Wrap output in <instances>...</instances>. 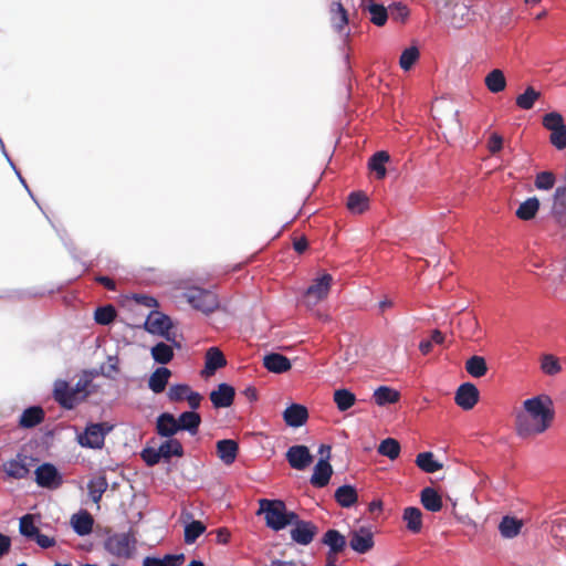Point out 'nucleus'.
I'll use <instances>...</instances> for the list:
<instances>
[{"instance_id": "nucleus-35", "label": "nucleus", "mask_w": 566, "mask_h": 566, "mask_svg": "<svg viewBox=\"0 0 566 566\" xmlns=\"http://www.w3.org/2000/svg\"><path fill=\"white\" fill-rule=\"evenodd\" d=\"M390 156L385 150L376 151L368 159V169L376 174L378 179H384L387 175L386 164L389 161Z\"/></svg>"}, {"instance_id": "nucleus-32", "label": "nucleus", "mask_w": 566, "mask_h": 566, "mask_svg": "<svg viewBox=\"0 0 566 566\" xmlns=\"http://www.w3.org/2000/svg\"><path fill=\"white\" fill-rule=\"evenodd\" d=\"M523 527V522L518 517L505 515L499 524V532L504 538L516 537Z\"/></svg>"}, {"instance_id": "nucleus-11", "label": "nucleus", "mask_w": 566, "mask_h": 566, "mask_svg": "<svg viewBox=\"0 0 566 566\" xmlns=\"http://www.w3.org/2000/svg\"><path fill=\"white\" fill-rule=\"evenodd\" d=\"M285 458L290 467L298 471L305 470L314 459L310 449L304 444L290 447L285 453Z\"/></svg>"}, {"instance_id": "nucleus-10", "label": "nucleus", "mask_w": 566, "mask_h": 566, "mask_svg": "<svg viewBox=\"0 0 566 566\" xmlns=\"http://www.w3.org/2000/svg\"><path fill=\"white\" fill-rule=\"evenodd\" d=\"M333 277L328 273L316 277L311 285H308L303 293V297L308 304H316L324 300L329 292Z\"/></svg>"}, {"instance_id": "nucleus-41", "label": "nucleus", "mask_w": 566, "mask_h": 566, "mask_svg": "<svg viewBox=\"0 0 566 566\" xmlns=\"http://www.w3.org/2000/svg\"><path fill=\"white\" fill-rule=\"evenodd\" d=\"M334 402L337 407V409L340 412H345L349 410L356 402V395L347 389V388H339L334 391L333 395Z\"/></svg>"}, {"instance_id": "nucleus-31", "label": "nucleus", "mask_w": 566, "mask_h": 566, "mask_svg": "<svg viewBox=\"0 0 566 566\" xmlns=\"http://www.w3.org/2000/svg\"><path fill=\"white\" fill-rule=\"evenodd\" d=\"M406 527L412 534H419L422 530V512L417 506H407L402 512Z\"/></svg>"}, {"instance_id": "nucleus-51", "label": "nucleus", "mask_w": 566, "mask_h": 566, "mask_svg": "<svg viewBox=\"0 0 566 566\" xmlns=\"http://www.w3.org/2000/svg\"><path fill=\"white\" fill-rule=\"evenodd\" d=\"M420 52L415 45L406 48L399 59V65L403 71H409L419 60Z\"/></svg>"}, {"instance_id": "nucleus-58", "label": "nucleus", "mask_w": 566, "mask_h": 566, "mask_svg": "<svg viewBox=\"0 0 566 566\" xmlns=\"http://www.w3.org/2000/svg\"><path fill=\"white\" fill-rule=\"evenodd\" d=\"M107 367L104 365L101 366V373L105 378L115 380L117 374L119 373V359L116 355H111L107 357Z\"/></svg>"}, {"instance_id": "nucleus-37", "label": "nucleus", "mask_w": 566, "mask_h": 566, "mask_svg": "<svg viewBox=\"0 0 566 566\" xmlns=\"http://www.w3.org/2000/svg\"><path fill=\"white\" fill-rule=\"evenodd\" d=\"M188 518H192L190 513L187 514ZM206 532V525L199 520H191L185 524L184 541L187 545L195 544L197 539Z\"/></svg>"}, {"instance_id": "nucleus-6", "label": "nucleus", "mask_w": 566, "mask_h": 566, "mask_svg": "<svg viewBox=\"0 0 566 566\" xmlns=\"http://www.w3.org/2000/svg\"><path fill=\"white\" fill-rule=\"evenodd\" d=\"M35 483L46 490H56L63 484V474L51 462H43L34 470Z\"/></svg>"}, {"instance_id": "nucleus-44", "label": "nucleus", "mask_w": 566, "mask_h": 566, "mask_svg": "<svg viewBox=\"0 0 566 566\" xmlns=\"http://www.w3.org/2000/svg\"><path fill=\"white\" fill-rule=\"evenodd\" d=\"M370 14V21L377 25L382 27L388 20V8L384 4L376 2L375 0H367V7Z\"/></svg>"}, {"instance_id": "nucleus-55", "label": "nucleus", "mask_w": 566, "mask_h": 566, "mask_svg": "<svg viewBox=\"0 0 566 566\" xmlns=\"http://www.w3.org/2000/svg\"><path fill=\"white\" fill-rule=\"evenodd\" d=\"M140 458L149 468H153L157 465L159 462H163L159 448L156 449L149 446L143 448V450L140 451Z\"/></svg>"}, {"instance_id": "nucleus-64", "label": "nucleus", "mask_w": 566, "mask_h": 566, "mask_svg": "<svg viewBox=\"0 0 566 566\" xmlns=\"http://www.w3.org/2000/svg\"><path fill=\"white\" fill-rule=\"evenodd\" d=\"M202 400V396L198 391H189L186 401H188V405L190 407L191 411H197V409L200 407V402Z\"/></svg>"}, {"instance_id": "nucleus-22", "label": "nucleus", "mask_w": 566, "mask_h": 566, "mask_svg": "<svg viewBox=\"0 0 566 566\" xmlns=\"http://www.w3.org/2000/svg\"><path fill=\"white\" fill-rule=\"evenodd\" d=\"M471 8L463 1L450 3V22L454 28H462L471 21Z\"/></svg>"}, {"instance_id": "nucleus-15", "label": "nucleus", "mask_w": 566, "mask_h": 566, "mask_svg": "<svg viewBox=\"0 0 566 566\" xmlns=\"http://www.w3.org/2000/svg\"><path fill=\"white\" fill-rule=\"evenodd\" d=\"M333 475V468L329 463V455L321 457L313 469L310 483L317 489L326 486Z\"/></svg>"}, {"instance_id": "nucleus-39", "label": "nucleus", "mask_w": 566, "mask_h": 566, "mask_svg": "<svg viewBox=\"0 0 566 566\" xmlns=\"http://www.w3.org/2000/svg\"><path fill=\"white\" fill-rule=\"evenodd\" d=\"M331 21L332 25L338 33H342L344 31L345 25L348 24L349 18L348 12L342 4V2L338 0L336 2H333L332 9H331Z\"/></svg>"}, {"instance_id": "nucleus-33", "label": "nucleus", "mask_w": 566, "mask_h": 566, "mask_svg": "<svg viewBox=\"0 0 566 566\" xmlns=\"http://www.w3.org/2000/svg\"><path fill=\"white\" fill-rule=\"evenodd\" d=\"M150 355L156 364L166 366L174 359L175 353L171 345L160 340L150 348Z\"/></svg>"}, {"instance_id": "nucleus-7", "label": "nucleus", "mask_w": 566, "mask_h": 566, "mask_svg": "<svg viewBox=\"0 0 566 566\" xmlns=\"http://www.w3.org/2000/svg\"><path fill=\"white\" fill-rule=\"evenodd\" d=\"M174 326L171 317L165 313L153 310L146 317L143 328L151 334L158 335L163 338H168L169 333Z\"/></svg>"}, {"instance_id": "nucleus-8", "label": "nucleus", "mask_w": 566, "mask_h": 566, "mask_svg": "<svg viewBox=\"0 0 566 566\" xmlns=\"http://www.w3.org/2000/svg\"><path fill=\"white\" fill-rule=\"evenodd\" d=\"M292 528L290 531L291 539L298 545L307 546L313 542L315 538L318 527L315 523L312 521H305L300 518L297 515V518L291 523Z\"/></svg>"}, {"instance_id": "nucleus-13", "label": "nucleus", "mask_w": 566, "mask_h": 566, "mask_svg": "<svg viewBox=\"0 0 566 566\" xmlns=\"http://www.w3.org/2000/svg\"><path fill=\"white\" fill-rule=\"evenodd\" d=\"M375 545L374 534L369 527L360 526L352 532L349 546L357 554L368 553Z\"/></svg>"}, {"instance_id": "nucleus-38", "label": "nucleus", "mask_w": 566, "mask_h": 566, "mask_svg": "<svg viewBox=\"0 0 566 566\" xmlns=\"http://www.w3.org/2000/svg\"><path fill=\"white\" fill-rule=\"evenodd\" d=\"M417 467L426 473H434L443 468V464L434 458L431 451H423L416 457Z\"/></svg>"}, {"instance_id": "nucleus-14", "label": "nucleus", "mask_w": 566, "mask_h": 566, "mask_svg": "<svg viewBox=\"0 0 566 566\" xmlns=\"http://www.w3.org/2000/svg\"><path fill=\"white\" fill-rule=\"evenodd\" d=\"M235 397V389L228 382L219 384L211 390L209 398L214 409L229 408L232 406Z\"/></svg>"}, {"instance_id": "nucleus-28", "label": "nucleus", "mask_w": 566, "mask_h": 566, "mask_svg": "<svg viewBox=\"0 0 566 566\" xmlns=\"http://www.w3.org/2000/svg\"><path fill=\"white\" fill-rule=\"evenodd\" d=\"M239 444L233 439H222L217 442V454L226 464H232L238 455Z\"/></svg>"}, {"instance_id": "nucleus-63", "label": "nucleus", "mask_w": 566, "mask_h": 566, "mask_svg": "<svg viewBox=\"0 0 566 566\" xmlns=\"http://www.w3.org/2000/svg\"><path fill=\"white\" fill-rule=\"evenodd\" d=\"M33 542H35L38 544V546L43 549L51 548L55 545L54 537H50L41 532L36 535V537L34 538Z\"/></svg>"}, {"instance_id": "nucleus-56", "label": "nucleus", "mask_w": 566, "mask_h": 566, "mask_svg": "<svg viewBox=\"0 0 566 566\" xmlns=\"http://www.w3.org/2000/svg\"><path fill=\"white\" fill-rule=\"evenodd\" d=\"M395 21H405L409 15V9L402 2H392L388 6V17Z\"/></svg>"}, {"instance_id": "nucleus-42", "label": "nucleus", "mask_w": 566, "mask_h": 566, "mask_svg": "<svg viewBox=\"0 0 566 566\" xmlns=\"http://www.w3.org/2000/svg\"><path fill=\"white\" fill-rule=\"evenodd\" d=\"M346 206L352 213L360 214L368 209L369 200L363 191H352L347 197Z\"/></svg>"}, {"instance_id": "nucleus-19", "label": "nucleus", "mask_w": 566, "mask_h": 566, "mask_svg": "<svg viewBox=\"0 0 566 566\" xmlns=\"http://www.w3.org/2000/svg\"><path fill=\"white\" fill-rule=\"evenodd\" d=\"M551 216L560 226H566V186H559L553 195Z\"/></svg>"}, {"instance_id": "nucleus-62", "label": "nucleus", "mask_w": 566, "mask_h": 566, "mask_svg": "<svg viewBox=\"0 0 566 566\" xmlns=\"http://www.w3.org/2000/svg\"><path fill=\"white\" fill-rule=\"evenodd\" d=\"M488 148L491 154L501 151L503 148V137L497 133H492L489 138Z\"/></svg>"}, {"instance_id": "nucleus-23", "label": "nucleus", "mask_w": 566, "mask_h": 566, "mask_svg": "<svg viewBox=\"0 0 566 566\" xmlns=\"http://www.w3.org/2000/svg\"><path fill=\"white\" fill-rule=\"evenodd\" d=\"M171 375V370L166 366L157 367L149 376L148 388L154 394H161L163 391H165Z\"/></svg>"}, {"instance_id": "nucleus-4", "label": "nucleus", "mask_w": 566, "mask_h": 566, "mask_svg": "<svg viewBox=\"0 0 566 566\" xmlns=\"http://www.w3.org/2000/svg\"><path fill=\"white\" fill-rule=\"evenodd\" d=\"M137 541L130 532L114 533L106 537L103 547L117 558L130 559L136 553Z\"/></svg>"}, {"instance_id": "nucleus-16", "label": "nucleus", "mask_w": 566, "mask_h": 566, "mask_svg": "<svg viewBox=\"0 0 566 566\" xmlns=\"http://www.w3.org/2000/svg\"><path fill=\"white\" fill-rule=\"evenodd\" d=\"M282 417L287 427L300 428L307 422L308 410L302 403L292 402L285 408Z\"/></svg>"}, {"instance_id": "nucleus-25", "label": "nucleus", "mask_w": 566, "mask_h": 566, "mask_svg": "<svg viewBox=\"0 0 566 566\" xmlns=\"http://www.w3.org/2000/svg\"><path fill=\"white\" fill-rule=\"evenodd\" d=\"M227 365L223 353L218 347H210L206 352L203 374L213 375L218 369Z\"/></svg>"}, {"instance_id": "nucleus-21", "label": "nucleus", "mask_w": 566, "mask_h": 566, "mask_svg": "<svg viewBox=\"0 0 566 566\" xmlns=\"http://www.w3.org/2000/svg\"><path fill=\"white\" fill-rule=\"evenodd\" d=\"M263 366L274 374H283L292 368L291 360L283 354L269 353L263 357Z\"/></svg>"}, {"instance_id": "nucleus-57", "label": "nucleus", "mask_w": 566, "mask_h": 566, "mask_svg": "<svg viewBox=\"0 0 566 566\" xmlns=\"http://www.w3.org/2000/svg\"><path fill=\"white\" fill-rule=\"evenodd\" d=\"M563 125H565L564 118L562 114L558 112H549L545 114L543 117V126L546 129L551 130V133L562 127Z\"/></svg>"}, {"instance_id": "nucleus-45", "label": "nucleus", "mask_w": 566, "mask_h": 566, "mask_svg": "<svg viewBox=\"0 0 566 566\" xmlns=\"http://www.w3.org/2000/svg\"><path fill=\"white\" fill-rule=\"evenodd\" d=\"M465 370L473 378H481L488 373L486 360L483 356L473 355L465 361Z\"/></svg>"}, {"instance_id": "nucleus-24", "label": "nucleus", "mask_w": 566, "mask_h": 566, "mask_svg": "<svg viewBox=\"0 0 566 566\" xmlns=\"http://www.w3.org/2000/svg\"><path fill=\"white\" fill-rule=\"evenodd\" d=\"M158 448L163 462L167 464L171 462L172 458H182L185 455L184 446L176 438L164 440Z\"/></svg>"}, {"instance_id": "nucleus-61", "label": "nucleus", "mask_w": 566, "mask_h": 566, "mask_svg": "<svg viewBox=\"0 0 566 566\" xmlns=\"http://www.w3.org/2000/svg\"><path fill=\"white\" fill-rule=\"evenodd\" d=\"M161 558L163 566H182L186 556L184 553L165 554Z\"/></svg>"}, {"instance_id": "nucleus-20", "label": "nucleus", "mask_w": 566, "mask_h": 566, "mask_svg": "<svg viewBox=\"0 0 566 566\" xmlns=\"http://www.w3.org/2000/svg\"><path fill=\"white\" fill-rule=\"evenodd\" d=\"M70 523L73 532L77 536L84 537L92 533L94 518L86 510H80L72 515Z\"/></svg>"}, {"instance_id": "nucleus-60", "label": "nucleus", "mask_w": 566, "mask_h": 566, "mask_svg": "<svg viewBox=\"0 0 566 566\" xmlns=\"http://www.w3.org/2000/svg\"><path fill=\"white\" fill-rule=\"evenodd\" d=\"M92 385L91 379H87L83 374L78 378V380L73 386L76 396H78L80 401L85 399L88 395L92 394V390L88 387Z\"/></svg>"}, {"instance_id": "nucleus-9", "label": "nucleus", "mask_w": 566, "mask_h": 566, "mask_svg": "<svg viewBox=\"0 0 566 566\" xmlns=\"http://www.w3.org/2000/svg\"><path fill=\"white\" fill-rule=\"evenodd\" d=\"M52 396L54 400L66 410L74 409L81 402L74 388L70 386L69 381L63 379L54 381Z\"/></svg>"}, {"instance_id": "nucleus-26", "label": "nucleus", "mask_w": 566, "mask_h": 566, "mask_svg": "<svg viewBox=\"0 0 566 566\" xmlns=\"http://www.w3.org/2000/svg\"><path fill=\"white\" fill-rule=\"evenodd\" d=\"M177 419L179 430L187 431L190 436H196L201 424V416L197 411H182Z\"/></svg>"}, {"instance_id": "nucleus-34", "label": "nucleus", "mask_w": 566, "mask_h": 566, "mask_svg": "<svg viewBox=\"0 0 566 566\" xmlns=\"http://www.w3.org/2000/svg\"><path fill=\"white\" fill-rule=\"evenodd\" d=\"M373 397L377 406L384 407L398 402L400 399V392L395 388L381 385L375 389Z\"/></svg>"}, {"instance_id": "nucleus-2", "label": "nucleus", "mask_w": 566, "mask_h": 566, "mask_svg": "<svg viewBox=\"0 0 566 566\" xmlns=\"http://www.w3.org/2000/svg\"><path fill=\"white\" fill-rule=\"evenodd\" d=\"M259 512L263 514L265 525L274 532L285 530L297 518V513L290 511L283 500L280 499H260Z\"/></svg>"}, {"instance_id": "nucleus-54", "label": "nucleus", "mask_w": 566, "mask_h": 566, "mask_svg": "<svg viewBox=\"0 0 566 566\" xmlns=\"http://www.w3.org/2000/svg\"><path fill=\"white\" fill-rule=\"evenodd\" d=\"M556 177L554 172L545 170L536 175L534 185L538 190H551L554 188Z\"/></svg>"}, {"instance_id": "nucleus-18", "label": "nucleus", "mask_w": 566, "mask_h": 566, "mask_svg": "<svg viewBox=\"0 0 566 566\" xmlns=\"http://www.w3.org/2000/svg\"><path fill=\"white\" fill-rule=\"evenodd\" d=\"M176 417L170 412H161L156 418V433L160 438L170 439L179 432Z\"/></svg>"}, {"instance_id": "nucleus-59", "label": "nucleus", "mask_w": 566, "mask_h": 566, "mask_svg": "<svg viewBox=\"0 0 566 566\" xmlns=\"http://www.w3.org/2000/svg\"><path fill=\"white\" fill-rule=\"evenodd\" d=\"M549 142L558 150L566 148V124L551 133Z\"/></svg>"}, {"instance_id": "nucleus-1", "label": "nucleus", "mask_w": 566, "mask_h": 566, "mask_svg": "<svg viewBox=\"0 0 566 566\" xmlns=\"http://www.w3.org/2000/svg\"><path fill=\"white\" fill-rule=\"evenodd\" d=\"M555 417L553 399L545 394L523 401V410L515 416V431L521 438L545 432Z\"/></svg>"}, {"instance_id": "nucleus-46", "label": "nucleus", "mask_w": 566, "mask_h": 566, "mask_svg": "<svg viewBox=\"0 0 566 566\" xmlns=\"http://www.w3.org/2000/svg\"><path fill=\"white\" fill-rule=\"evenodd\" d=\"M541 97V92L533 86H527L525 91L517 95L515 104L523 111H530L534 107L535 102Z\"/></svg>"}, {"instance_id": "nucleus-29", "label": "nucleus", "mask_w": 566, "mask_h": 566, "mask_svg": "<svg viewBox=\"0 0 566 566\" xmlns=\"http://www.w3.org/2000/svg\"><path fill=\"white\" fill-rule=\"evenodd\" d=\"M420 502L427 511L432 513L440 512L443 506L441 495L432 486H426L421 490Z\"/></svg>"}, {"instance_id": "nucleus-40", "label": "nucleus", "mask_w": 566, "mask_h": 566, "mask_svg": "<svg viewBox=\"0 0 566 566\" xmlns=\"http://www.w3.org/2000/svg\"><path fill=\"white\" fill-rule=\"evenodd\" d=\"M17 457L18 459H11L6 463L4 471L10 478L15 480L25 479L30 473V469L28 464L20 459L21 453H18Z\"/></svg>"}, {"instance_id": "nucleus-27", "label": "nucleus", "mask_w": 566, "mask_h": 566, "mask_svg": "<svg viewBox=\"0 0 566 566\" xmlns=\"http://www.w3.org/2000/svg\"><path fill=\"white\" fill-rule=\"evenodd\" d=\"M45 413L41 406H30L25 408L20 418L19 426L24 429H31L44 420Z\"/></svg>"}, {"instance_id": "nucleus-47", "label": "nucleus", "mask_w": 566, "mask_h": 566, "mask_svg": "<svg viewBox=\"0 0 566 566\" xmlns=\"http://www.w3.org/2000/svg\"><path fill=\"white\" fill-rule=\"evenodd\" d=\"M108 488V482L105 475H98L90 480L87 483L88 495L94 503H98Z\"/></svg>"}, {"instance_id": "nucleus-43", "label": "nucleus", "mask_w": 566, "mask_h": 566, "mask_svg": "<svg viewBox=\"0 0 566 566\" xmlns=\"http://www.w3.org/2000/svg\"><path fill=\"white\" fill-rule=\"evenodd\" d=\"M485 86L491 93H500L506 87V78L502 70L494 69L488 73L484 80Z\"/></svg>"}, {"instance_id": "nucleus-52", "label": "nucleus", "mask_w": 566, "mask_h": 566, "mask_svg": "<svg viewBox=\"0 0 566 566\" xmlns=\"http://www.w3.org/2000/svg\"><path fill=\"white\" fill-rule=\"evenodd\" d=\"M541 369L545 375L555 376L562 370V366L555 355L545 354L541 359Z\"/></svg>"}, {"instance_id": "nucleus-30", "label": "nucleus", "mask_w": 566, "mask_h": 566, "mask_svg": "<svg viewBox=\"0 0 566 566\" xmlns=\"http://www.w3.org/2000/svg\"><path fill=\"white\" fill-rule=\"evenodd\" d=\"M334 499L339 506L349 509L358 500L357 490L353 484H343L335 490Z\"/></svg>"}, {"instance_id": "nucleus-48", "label": "nucleus", "mask_w": 566, "mask_h": 566, "mask_svg": "<svg viewBox=\"0 0 566 566\" xmlns=\"http://www.w3.org/2000/svg\"><path fill=\"white\" fill-rule=\"evenodd\" d=\"M117 316V311L114 305L106 304L97 306L94 311V321L103 326L109 325Z\"/></svg>"}, {"instance_id": "nucleus-5", "label": "nucleus", "mask_w": 566, "mask_h": 566, "mask_svg": "<svg viewBox=\"0 0 566 566\" xmlns=\"http://www.w3.org/2000/svg\"><path fill=\"white\" fill-rule=\"evenodd\" d=\"M188 303L205 314H210L219 307V300L216 293L198 286L188 289L185 293Z\"/></svg>"}, {"instance_id": "nucleus-36", "label": "nucleus", "mask_w": 566, "mask_h": 566, "mask_svg": "<svg viewBox=\"0 0 566 566\" xmlns=\"http://www.w3.org/2000/svg\"><path fill=\"white\" fill-rule=\"evenodd\" d=\"M541 202L537 197H530L520 203L515 211V216L523 221L534 219L539 210Z\"/></svg>"}, {"instance_id": "nucleus-3", "label": "nucleus", "mask_w": 566, "mask_h": 566, "mask_svg": "<svg viewBox=\"0 0 566 566\" xmlns=\"http://www.w3.org/2000/svg\"><path fill=\"white\" fill-rule=\"evenodd\" d=\"M114 424L102 422H87L83 432L77 433L76 441L82 448L101 450L105 444L106 436L112 432Z\"/></svg>"}, {"instance_id": "nucleus-50", "label": "nucleus", "mask_w": 566, "mask_h": 566, "mask_svg": "<svg viewBox=\"0 0 566 566\" xmlns=\"http://www.w3.org/2000/svg\"><path fill=\"white\" fill-rule=\"evenodd\" d=\"M19 532L23 537H25L29 541H34L36 535L40 533V530L34 524L31 514H25L20 518Z\"/></svg>"}, {"instance_id": "nucleus-53", "label": "nucleus", "mask_w": 566, "mask_h": 566, "mask_svg": "<svg viewBox=\"0 0 566 566\" xmlns=\"http://www.w3.org/2000/svg\"><path fill=\"white\" fill-rule=\"evenodd\" d=\"M191 390L192 389L188 384H174L170 386L167 397L170 401H185Z\"/></svg>"}, {"instance_id": "nucleus-12", "label": "nucleus", "mask_w": 566, "mask_h": 566, "mask_svg": "<svg viewBox=\"0 0 566 566\" xmlns=\"http://www.w3.org/2000/svg\"><path fill=\"white\" fill-rule=\"evenodd\" d=\"M480 392L473 382L461 384L454 394L455 403L463 410H471L479 401Z\"/></svg>"}, {"instance_id": "nucleus-49", "label": "nucleus", "mask_w": 566, "mask_h": 566, "mask_svg": "<svg viewBox=\"0 0 566 566\" xmlns=\"http://www.w3.org/2000/svg\"><path fill=\"white\" fill-rule=\"evenodd\" d=\"M400 450L399 441L390 437L381 440L377 449L379 454L390 460H396L400 454Z\"/></svg>"}, {"instance_id": "nucleus-17", "label": "nucleus", "mask_w": 566, "mask_h": 566, "mask_svg": "<svg viewBox=\"0 0 566 566\" xmlns=\"http://www.w3.org/2000/svg\"><path fill=\"white\" fill-rule=\"evenodd\" d=\"M322 543L328 547L327 559L336 558L335 556L344 552L347 545L346 537L335 528L324 533Z\"/></svg>"}]
</instances>
